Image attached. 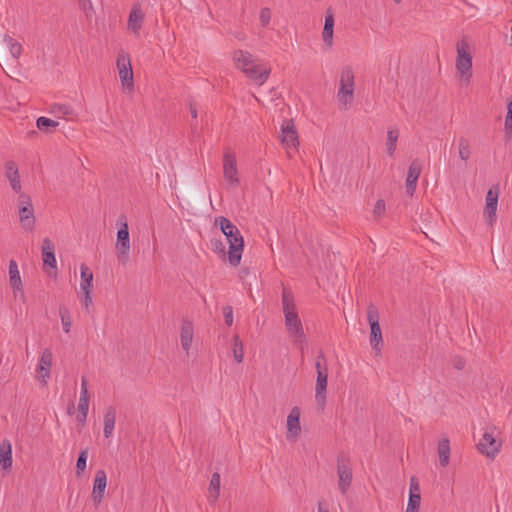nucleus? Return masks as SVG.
<instances>
[{
  "mask_svg": "<svg viewBox=\"0 0 512 512\" xmlns=\"http://www.w3.org/2000/svg\"><path fill=\"white\" fill-rule=\"evenodd\" d=\"M232 60L238 70L259 86L263 85L270 76L271 69L259 63L249 51L235 50Z\"/></svg>",
  "mask_w": 512,
  "mask_h": 512,
  "instance_id": "1",
  "label": "nucleus"
},
{
  "mask_svg": "<svg viewBox=\"0 0 512 512\" xmlns=\"http://www.w3.org/2000/svg\"><path fill=\"white\" fill-rule=\"evenodd\" d=\"M215 223L219 225L220 230L225 235L229 244L228 262L231 266H238L241 261L244 239L237 226H235L228 218L220 216L215 219Z\"/></svg>",
  "mask_w": 512,
  "mask_h": 512,
  "instance_id": "2",
  "label": "nucleus"
},
{
  "mask_svg": "<svg viewBox=\"0 0 512 512\" xmlns=\"http://www.w3.org/2000/svg\"><path fill=\"white\" fill-rule=\"evenodd\" d=\"M117 240L115 244V248L117 251V258L120 263L126 265L129 259L130 252V237H129V227L127 223V218L124 214H121L117 219Z\"/></svg>",
  "mask_w": 512,
  "mask_h": 512,
  "instance_id": "3",
  "label": "nucleus"
},
{
  "mask_svg": "<svg viewBox=\"0 0 512 512\" xmlns=\"http://www.w3.org/2000/svg\"><path fill=\"white\" fill-rule=\"evenodd\" d=\"M354 78V72L350 66H346L341 70L340 87L337 92V99L346 108L354 99Z\"/></svg>",
  "mask_w": 512,
  "mask_h": 512,
  "instance_id": "4",
  "label": "nucleus"
},
{
  "mask_svg": "<svg viewBox=\"0 0 512 512\" xmlns=\"http://www.w3.org/2000/svg\"><path fill=\"white\" fill-rule=\"evenodd\" d=\"M367 320L370 325V344L376 355H379L383 347V338L379 324L378 309L373 304H370L367 308Z\"/></svg>",
  "mask_w": 512,
  "mask_h": 512,
  "instance_id": "5",
  "label": "nucleus"
},
{
  "mask_svg": "<svg viewBox=\"0 0 512 512\" xmlns=\"http://www.w3.org/2000/svg\"><path fill=\"white\" fill-rule=\"evenodd\" d=\"M456 69L461 80L469 81L472 76V56L469 52V44L464 39L457 43Z\"/></svg>",
  "mask_w": 512,
  "mask_h": 512,
  "instance_id": "6",
  "label": "nucleus"
},
{
  "mask_svg": "<svg viewBox=\"0 0 512 512\" xmlns=\"http://www.w3.org/2000/svg\"><path fill=\"white\" fill-rule=\"evenodd\" d=\"M338 488L342 494H346L353 479L352 464L350 458L344 452L337 455Z\"/></svg>",
  "mask_w": 512,
  "mask_h": 512,
  "instance_id": "7",
  "label": "nucleus"
},
{
  "mask_svg": "<svg viewBox=\"0 0 512 512\" xmlns=\"http://www.w3.org/2000/svg\"><path fill=\"white\" fill-rule=\"evenodd\" d=\"M19 220L23 229L32 231L35 228V216L32 201L29 195L20 194L18 197Z\"/></svg>",
  "mask_w": 512,
  "mask_h": 512,
  "instance_id": "8",
  "label": "nucleus"
},
{
  "mask_svg": "<svg viewBox=\"0 0 512 512\" xmlns=\"http://www.w3.org/2000/svg\"><path fill=\"white\" fill-rule=\"evenodd\" d=\"M117 68L124 90L132 91L134 88L133 70L128 54L120 53L117 56Z\"/></svg>",
  "mask_w": 512,
  "mask_h": 512,
  "instance_id": "9",
  "label": "nucleus"
},
{
  "mask_svg": "<svg viewBox=\"0 0 512 512\" xmlns=\"http://www.w3.org/2000/svg\"><path fill=\"white\" fill-rule=\"evenodd\" d=\"M496 428L494 426L487 427L478 443V450L485 454L487 457L494 458L499 452L500 443H496L494 432Z\"/></svg>",
  "mask_w": 512,
  "mask_h": 512,
  "instance_id": "10",
  "label": "nucleus"
},
{
  "mask_svg": "<svg viewBox=\"0 0 512 512\" xmlns=\"http://www.w3.org/2000/svg\"><path fill=\"white\" fill-rule=\"evenodd\" d=\"M499 193H500L499 186L494 185L488 190V192L486 194V199H485L486 205L484 208L483 215H484L486 222L489 225H493L497 219L496 211H497Z\"/></svg>",
  "mask_w": 512,
  "mask_h": 512,
  "instance_id": "11",
  "label": "nucleus"
},
{
  "mask_svg": "<svg viewBox=\"0 0 512 512\" xmlns=\"http://www.w3.org/2000/svg\"><path fill=\"white\" fill-rule=\"evenodd\" d=\"M224 178L233 186L239 184L236 157L233 153L226 151L223 157Z\"/></svg>",
  "mask_w": 512,
  "mask_h": 512,
  "instance_id": "12",
  "label": "nucleus"
},
{
  "mask_svg": "<svg viewBox=\"0 0 512 512\" xmlns=\"http://www.w3.org/2000/svg\"><path fill=\"white\" fill-rule=\"evenodd\" d=\"M281 142L286 148L297 149L298 135L292 120H285L281 127Z\"/></svg>",
  "mask_w": 512,
  "mask_h": 512,
  "instance_id": "13",
  "label": "nucleus"
},
{
  "mask_svg": "<svg viewBox=\"0 0 512 512\" xmlns=\"http://www.w3.org/2000/svg\"><path fill=\"white\" fill-rule=\"evenodd\" d=\"M107 486V475L106 472L102 469L98 470L95 474L93 490H92V499L95 506H98L105 494V489Z\"/></svg>",
  "mask_w": 512,
  "mask_h": 512,
  "instance_id": "14",
  "label": "nucleus"
},
{
  "mask_svg": "<svg viewBox=\"0 0 512 512\" xmlns=\"http://www.w3.org/2000/svg\"><path fill=\"white\" fill-rule=\"evenodd\" d=\"M422 171V163L419 159H415L409 166L406 179V193L413 196L416 191L417 181Z\"/></svg>",
  "mask_w": 512,
  "mask_h": 512,
  "instance_id": "15",
  "label": "nucleus"
},
{
  "mask_svg": "<svg viewBox=\"0 0 512 512\" xmlns=\"http://www.w3.org/2000/svg\"><path fill=\"white\" fill-rule=\"evenodd\" d=\"M285 317V327L288 333L293 336L296 340H301L304 338V331L301 319L298 316V313H293L284 316Z\"/></svg>",
  "mask_w": 512,
  "mask_h": 512,
  "instance_id": "16",
  "label": "nucleus"
},
{
  "mask_svg": "<svg viewBox=\"0 0 512 512\" xmlns=\"http://www.w3.org/2000/svg\"><path fill=\"white\" fill-rule=\"evenodd\" d=\"M53 354L50 349L46 348L40 356L39 363L37 365V373L43 382L46 384V379L50 377V370L52 366Z\"/></svg>",
  "mask_w": 512,
  "mask_h": 512,
  "instance_id": "17",
  "label": "nucleus"
},
{
  "mask_svg": "<svg viewBox=\"0 0 512 512\" xmlns=\"http://www.w3.org/2000/svg\"><path fill=\"white\" fill-rule=\"evenodd\" d=\"M144 13L139 4H134L128 19V28L135 34L139 35L142 24L144 22Z\"/></svg>",
  "mask_w": 512,
  "mask_h": 512,
  "instance_id": "18",
  "label": "nucleus"
},
{
  "mask_svg": "<svg viewBox=\"0 0 512 512\" xmlns=\"http://www.w3.org/2000/svg\"><path fill=\"white\" fill-rule=\"evenodd\" d=\"M300 432V409L293 407L287 417V439L297 437Z\"/></svg>",
  "mask_w": 512,
  "mask_h": 512,
  "instance_id": "19",
  "label": "nucleus"
},
{
  "mask_svg": "<svg viewBox=\"0 0 512 512\" xmlns=\"http://www.w3.org/2000/svg\"><path fill=\"white\" fill-rule=\"evenodd\" d=\"M54 250L53 242L49 238H44L41 246L42 260L44 265H48L51 268H56L57 264Z\"/></svg>",
  "mask_w": 512,
  "mask_h": 512,
  "instance_id": "20",
  "label": "nucleus"
},
{
  "mask_svg": "<svg viewBox=\"0 0 512 512\" xmlns=\"http://www.w3.org/2000/svg\"><path fill=\"white\" fill-rule=\"evenodd\" d=\"M327 381H328V372L327 373H318L316 379V388H315V399L318 405L323 406L326 401V392H327Z\"/></svg>",
  "mask_w": 512,
  "mask_h": 512,
  "instance_id": "21",
  "label": "nucleus"
},
{
  "mask_svg": "<svg viewBox=\"0 0 512 512\" xmlns=\"http://www.w3.org/2000/svg\"><path fill=\"white\" fill-rule=\"evenodd\" d=\"M194 336V327L193 323L189 320H183L181 332H180V340H181V346L183 350L186 352L189 351Z\"/></svg>",
  "mask_w": 512,
  "mask_h": 512,
  "instance_id": "22",
  "label": "nucleus"
},
{
  "mask_svg": "<svg viewBox=\"0 0 512 512\" xmlns=\"http://www.w3.org/2000/svg\"><path fill=\"white\" fill-rule=\"evenodd\" d=\"M9 283L15 295L17 292L23 293L22 280L15 260L9 262Z\"/></svg>",
  "mask_w": 512,
  "mask_h": 512,
  "instance_id": "23",
  "label": "nucleus"
},
{
  "mask_svg": "<svg viewBox=\"0 0 512 512\" xmlns=\"http://www.w3.org/2000/svg\"><path fill=\"white\" fill-rule=\"evenodd\" d=\"M6 176L10 181L12 189L19 193L21 190L20 176L18 168L14 161H7L5 163Z\"/></svg>",
  "mask_w": 512,
  "mask_h": 512,
  "instance_id": "24",
  "label": "nucleus"
},
{
  "mask_svg": "<svg viewBox=\"0 0 512 512\" xmlns=\"http://www.w3.org/2000/svg\"><path fill=\"white\" fill-rule=\"evenodd\" d=\"M104 429L103 433L105 438H110L113 434L116 422V408L114 406L107 407L104 413Z\"/></svg>",
  "mask_w": 512,
  "mask_h": 512,
  "instance_id": "25",
  "label": "nucleus"
},
{
  "mask_svg": "<svg viewBox=\"0 0 512 512\" xmlns=\"http://www.w3.org/2000/svg\"><path fill=\"white\" fill-rule=\"evenodd\" d=\"M12 446L9 440L4 439L0 443V465L7 470L12 467Z\"/></svg>",
  "mask_w": 512,
  "mask_h": 512,
  "instance_id": "26",
  "label": "nucleus"
},
{
  "mask_svg": "<svg viewBox=\"0 0 512 512\" xmlns=\"http://www.w3.org/2000/svg\"><path fill=\"white\" fill-rule=\"evenodd\" d=\"M1 42L8 49L13 59L17 60L20 57L22 53V45L17 40L8 34H4L1 38Z\"/></svg>",
  "mask_w": 512,
  "mask_h": 512,
  "instance_id": "27",
  "label": "nucleus"
},
{
  "mask_svg": "<svg viewBox=\"0 0 512 512\" xmlns=\"http://www.w3.org/2000/svg\"><path fill=\"white\" fill-rule=\"evenodd\" d=\"M282 309L284 316L297 312L294 295L291 290L286 288H283L282 291Z\"/></svg>",
  "mask_w": 512,
  "mask_h": 512,
  "instance_id": "28",
  "label": "nucleus"
},
{
  "mask_svg": "<svg viewBox=\"0 0 512 512\" xmlns=\"http://www.w3.org/2000/svg\"><path fill=\"white\" fill-rule=\"evenodd\" d=\"M438 456L439 462L442 467H446L449 464L450 458V441L448 438H443L438 443Z\"/></svg>",
  "mask_w": 512,
  "mask_h": 512,
  "instance_id": "29",
  "label": "nucleus"
},
{
  "mask_svg": "<svg viewBox=\"0 0 512 512\" xmlns=\"http://www.w3.org/2000/svg\"><path fill=\"white\" fill-rule=\"evenodd\" d=\"M220 494V474L215 472L212 474L208 487V501L215 503Z\"/></svg>",
  "mask_w": 512,
  "mask_h": 512,
  "instance_id": "30",
  "label": "nucleus"
},
{
  "mask_svg": "<svg viewBox=\"0 0 512 512\" xmlns=\"http://www.w3.org/2000/svg\"><path fill=\"white\" fill-rule=\"evenodd\" d=\"M81 271V283L80 288L84 291H92L93 288V273L90 271L89 267L86 264H82L80 266Z\"/></svg>",
  "mask_w": 512,
  "mask_h": 512,
  "instance_id": "31",
  "label": "nucleus"
},
{
  "mask_svg": "<svg viewBox=\"0 0 512 512\" xmlns=\"http://www.w3.org/2000/svg\"><path fill=\"white\" fill-rule=\"evenodd\" d=\"M51 112L57 117L73 119L75 113L71 106L67 104H54L51 106Z\"/></svg>",
  "mask_w": 512,
  "mask_h": 512,
  "instance_id": "32",
  "label": "nucleus"
},
{
  "mask_svg": "<svg viewBox=\"0 0 512 512\" xmlns=\"http://www.w3.org/2000/svg\"><path fill=\"white\" fill-rule=\"evenodd\" d=\"M399 136V131L397 129H390L387 132V153L390 156H393L396 150L397 140Z\"/></svg>",
  "mask_w": 512,
  "mask_h": 512,
  "instance_id": "33",
  "label": "nucleus"
},
{
  "mask_svg": "<svg viewBox=\"0 0 512 512\" xmlns=\"http://www.w3.org/2000/svg\"><path fill=\"white\" fill-rule=\"evenodd\" d=\"M37 128L43 132H49L51 128H56L59 122L47 117H39L36 121Z\"/></svg>",
  "mask_w": 512,
  "mask_h": 512,
  "instance_id": "34",
  "label": "nucleus"
},
{
  "mask_svg": "<svg viewBox=\"0 0 512 512\" xmlns=\"http://www.w3.org/2000/svg\"><path fill=\"white\" fill-rule=\"evenodd\" d=\"M59 315L61 318L62 327L65 333H69L72 325V320L68 308L60 306Z\"/></svg>",
  "mask_w": 512,
  "mask_h": 512,
  "instance_id": "35",
  "label": "nucleus"
},
{
  "mask_svg": "<svg viewBox=\"0 0 512 512\" xmlns=\"http://www.w3.org/2000/svg\"><path fill=\"white\" fill-rule=\"evenodd\" d=\"M233 356L237 363H241L244 357L243 343L238 335L233 337Z\"/></svg>",
  "mask_w": 512,
  "mask_h": 512,
  "instance_id": "36",
  "label": "nucleus"
},
{
  "mask_svg": "<svg viewBox=\"0 0 512 512\" xmlns=\"http://www.w3.org/2000/svg\"><path fill=\"white\" fill-rule=\"evenodd\" d=\"M458 147H459V157L467 161L470 158V145L466 138L460 137L458 141Z\"/></svg>",
  "mask_w": 512,
  "mask_h": 512,
  "instance_id": "37",
  "label": "nucleus"
},
{
  "mask_svg": "<svg viewBox=\"0 0 512 512\" xmlns=\"http://www.w3.org/2000/svg\"><path fill=\"white\" fill-rule=\"evenodd\" d=\"M211 249L219 255L222 260L226 259V247L221 239H211Z\"/></svg>",
  "mask_w": 512,
  "mask_h": 512,
  "instance_id": "38",
  "label": "nucleus"
},
{
  "mask_svg": "<svg viewBox=\"0 0 512 512\" xmlns=\"http://www.w3.org/2000/svg\"><path fill=\"white\" fill-rule=\"evenodd\" d=\"M88 457V448L82 449L78 455L77 463H76V473L77 475H81L86 469V462Z\"/></svg>",
  "mask_w": 512,
  "mask_h": 512,
  "instance_id": "39",
  "label": "nucleus"
},
{
  "mask_svg": "<svg viewBox=\"0 0 512 512\" xmlns=\"http://www.w3.org/2000/svg\"><path fill=\"white\" fill-rule=\"evenodd\" d=\"M315 369H316L317 374L320 372L321 373L328 372L327 359H326L323 351H320L318 356L316 357Z\"/></svg>",
  "mask_w": 512,
  "mask_h": 512,
  "instance_id": "40",
  "label": "nucleus"
},
{
  "mask_svg": "<svg viewBox=\"0 0 512 512\" xmlns=\"http://www.w3.org/2000/svg\"><path fill=\"white\" fill-rule=\"evenodd\" d=\"M505 131L507 134H512V100L507 104V114L505 118Z\"/></svg>",
  "mask_w": 512,
  "mask_h": 512,
  "instance_id": "41",
  "label": "nucleus"
},
{
  "mask_svg": "<svg viewBox=\"0 0 512 512\" xmlns=\"http://www.w3.org/2000/svg\"><path fill=\"white\" fill-rule=\"evenodd\" d=\"M260 23L263 27L269 25L271 20V11L269 8H262L259 15Z\"/></svg>",
  "mask_w": 512,
  "mask_h": 512,
  "instance_id": "42",
  "label": "nucleus"
},
{
  "mask_svg": "<svg viewBox=\"0 0 512 512\" xmlns=\"http://www.w3.org/2000/svg\"><path fill=\"white\" fill-rule=\"evenodd\" d=\"M421 502V494L409 495L407 508L419 510Z\"/></svg>",
  "mask_w": 512,
  "mask_h": 512,
  "instance_id": "43",
  "label": "nucleus"
},
{
  "mask_svg": "<svg viewBox=\"0 0 512 512\" xmlns=\"http://www.w3.org/2000/svg\"><path fill=\"white\" fill-rule=\"evenodd\" d=\"M223 315L224 320L227 326H231L233 324V308L232 306L223 307Z\"/></svg>",
  "mask_w": 512,
  "mask_h": 512,
  "instance_id": "44",
  "label": "nucleus"
},
{
  "mask_svg": "<svg viewBox=\"0 0 512 512\" xmlns=\"http://www.w3.org/2000/svg\"><path fill=\"white\" fill-rule=\"evenodd\" d=\"M323 41L328 47L333 45V29L323 28Z\"/></svg>",
  "mask_w": 512,
  "mask_h": 512,
  "instance_id": "45",
  "label": "nucleus"
},
{
  "mask_svg": "<svg viewBox=\"0 0 512 512\" xmlns=\"http://www.w3.org/2000/svg\"><path fill=\"white\" fill-rule=\"evenodd\" d=\"M412 494H420V485L415 476H412L410 479V492L409 495Z\"/></svg>",
  "mask_w": 512,
  "mask_h": 512,
  "instance_id": "46",
  "label": "nucleus"
},
{
  "mask_svg": "<svg viewBox=\"0 0 512 512\" xmlns=\"http://www.w3.org/2000/svg\"><path fill=\"white\" fill-rule=\"evenodd\" d=\"M385 211V202L382 199H379L374 207V214L381 215Z\"/></svg>",
  "mask_w": 512,
  "mask_h": 512,
  "instance_id": "47",
  "label": "nucleus"
},
{
  "mask_svg": "<svg viewBox=\"0 0 512 512\" xmlns=\"http://www.w3.org/2000/svg\"><path fill=\"white\" fill-rule=\"evenodd\" d=\"M324 28L333 29L334 28V16L332 13H327L325 16Z\"/></svg>",
  "mask_w": 512,
  "mask_h": 512,
  "instance_id": "48",
  "label": "nucleus"
},
{
  "mask_svg": "<svg viewBox=\"0 0 512 512\" xmlns=\"http://www.w3.org/2000/svg\"><path fill=\"white\" fill-rule=\"evenodd\" d=\"M91 292L92 291H84V300H83V305L85 306V308L88 310L89 309V306L92 304V297H91Z\"/></svg>",
  "mask_w": 512,
  "mask_h": 512,
  "instance_id": "49",
  "label": "nucleus"
},
{
  "mask_svg": "<svg viewBox=\"0 0 512 512\" xmlns=\"http://www.w3.org/2000/svg\"><path fill=\"white\" fill-rule=\"evenodd\" d=\"M89 410V401L87 400H80L78 402V412H88Z\"/></svg>",
  "mask_w": 512,
  "mask_h": 512,
  "instance_id": "50",
  "label": "nucleus"
},
{
  "mask_svg": "<svg viewBox=\"0 0 512 512\" xmlns=\"http://www.w3.org/2000/svg\"><path fill=\"white\" fill-rule=\"evenodd\" d=\"M453 366L457 370H462L465 367V360L461 357H457L453 360Z\"/></svg>",
  "mask_w": 512,
  "mask_h": 512,
  "instance_id": "51",
  "label": "nucleus"
},
{
  "mask_svg": "<svg viewBox=\"0 0 512 512\" xmlns=\"http://www.w3.org/2000/svg\"><path fill=\"white\" fill-rule=\"evenodd\" d=\"M80 6L83 8L85 12L92 9L91 0H78Z\"/></svg>",
  "mask_w": 512,
  "mask_h": 512,
  "instance_id": "52",
  "label": "nucleus"
},
{
  "mask_svg": "<svg viewBox=\"0 0 512 512\" xmlns=\"http://www.w3.org/2000/svg\"><path fill=\"white\" fill-rule=\"evenodd\" d=\"M189 110H190L191 116L194 119L197 118L198 112H197L196 104H194L193 102H190L189 103Z\"/></svg>",
  "mask_w": 512,
  "mask_h": 512,
  "instance_id": "53",
  "label": "nucleus"
},
{
  "mask_svg": "<svg viewBox=\"0 0 512 512\" xmlns=\"http://www.w3.org/2000/svg\"><path fill=\"white\" fill-rule=\"evenodd\" d=\"M80 400H87L90 401V396L87 388L81 389L80 392Z\"/></svg>",
  "mask_w": 512,
  "mask_h": 512,
  "instance_id": "54",
  "label": "nucleus"
},
{
  "mask_svg": "<svg viewBox=\"0 0 512 512\" xmlns=\"http://www.w3.org/2000/svg\"><path fill=\"white\" fill-rule=\"evenodd\" d=\"M87 415H88V412H78L77 414V420L78 422L82 423L83 425L85 424L86 422V419H87Z\"/></svg>",
  "mask_w": 512,
  "mask_h": 512,
  "instance_id": "55",
  "label": "nucleus"
},
{
  "mask_svg": "<svg viewBox=\"0 0 512 512\" xmlns=\"http://www.w3.org/2000/svg\"><path fill=\"white\" fill-rule=\"evenodd\" d=\"M317 512H329L327 505L324 502L319 501L318 507H317Z\"/></svg>",
  "mask_w": 512,
  "mask_h": 512,
  "instance_id": "56",
  "label": "nucleus"
},
{
  "mask_svg": "<svg viewBox=\"0 0 512 512\" xmlns=\"http://www.w3.org/2000/svg\"><path fill=\"white\" fill-rule=\"evenodd\" d=\"M87 388V381L85 377H82L81 389Z\"/></svg>",
  "mask_w": 512,
  "mask_h": 512,
  "instance_id": "57",
  "label": "nucleus"
},
{
  "mask_svg": "<svg viewBox=\"0 0 512 512\" xmlns=\"http://www.w3.org/2000/svg\"><path fill=\"white\" fill-rule=\"evenodd\" d=\"M405 512H419V510H415V509H411V508H406Z\"/></svg>",
  "mask_w": 512,
  "mask_h": 512,
  "instance_id": "58",
  "label": "nucleus"
},
{
  "mask_svg": "<svg viewBox=\"0 0 512 512\" xmlns=\"http://www.w3.org/2000/svg\"><path fill=\"white\" fill-rule=\"evenodd\" d=\"M73 408H74V404L71 403L70 407L68 408V412L71 413V409H73Z\"/></svg>",
  "mask_w": 512,
  "mask_h": 512,
  "instance_id": "59",
  "label": "nucleus"
},
{
  "mask_svg": "<svg viewBox=\"0 0 512 512\" xmlns=\"http://www.w3.org/2000/svg\"><path fill=\"white\" fill-rule=\"evenodd\" d=\"M395 3L399 4L402 0H393Z\"/></svg>",
  "mask_w": 512,
  "mask_h": 512,
  "instance_id": "60",
  "label": "nucleus"
},
{
  "mask_svg": "<svg viewBox=\"0 0 512 512\" xmlns=\"http://www.w3.org/2000/svg\"><path fill=\"white\" fill-rule=\"evenodd\" d=\"M511 41H512V26H511Z\"/></svg>",
  "mask_w": 512,
  "mask_h": 512,
  "instance_id": "61",
  "label": "nucleus"
}]
</instances>
